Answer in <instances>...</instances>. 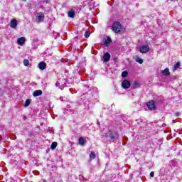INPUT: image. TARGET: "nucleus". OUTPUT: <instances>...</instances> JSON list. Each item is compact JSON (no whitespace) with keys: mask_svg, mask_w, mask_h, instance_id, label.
Wrapping results in <instances>:
<instances>
[{"mask_svg":"<svg viewBox=\"0 0 182 182\" xmlns=\"http://www.w3.org/2000/svg\"><path fill=\"white\" fill-rule=\"evenodd\" d=\"M112 31L114 33H123L124 32H125L124 28L123 27V26H122V23H120V22L119 21H114L112 23Z\"/></svg>","mask_w":182,"mask_h":182,"instance_id":"f257e3e1","label":"nucleus"},{"mask_svg":"<svg viewBox=\"0 0 182 182\" xmlns=\"http://www.w3.org/2000/svg\"><path fill=\"white\" fill-rule=\"evenodd\" d=\"M105 137H109L110 140H116V139H119V133L109 130L105 133Z\"/></svg>","mask_w":182,"mask_h":182,"instance_id":"f03ea898","label":"nucleus"},{"mask_svg":"<svg viewBox=\"0 0 182 182\" xmlns=\"http://www.w3.org/2000/svg\"><path fill=\"white\" fill-rule=\"evenodd\" d=\"M146 106L149 110H156V101L151 100L148 102Z\"/></svg>","mask_w":182,"mask_h":182,"instance_id":"7ed1b4c3","label":"nucleus"},{"mask_svg":"<svg viewBox=\"0 0 182 182\" xmlns=\"http://www.w3.org/2000/svg\"><path fill=\"white\" fill-rule=\"evenodd\" d=\"M150 47L147 45H142L139 48V52L140 53H147V52H149Z\"/></svg>","mask_w":182,"mask_h":182,"instance_id":"20e7f679","label":"nucleus"},{"mask_svg":"<svg viewBox=\"0 0 182 182\" xmlns=\"http://www.w3.org/2000/svg\"><path fill=\"white\" fill-rule=\"evenodd\" d=\"M130 86H132V84L129 80H124L122 81V87H123V89H129Z\"/></svg>","mask_w":182,"mask_h":182,"instance_id":"39448f33","label":"nucleus"},{"mask_svg":"<svg viewBox=\"0 0 182 182\" xmlns=\"http://www.w3.org/2000/svg\"><path fill=\"white\" fill-rule=\"evenodd\" d=\"M36 18L37 22H43V19H45V14L43 12L37 13Z\"/></svg>","mask_w":182,"mask_h":182,"instance_id":"423d86ee","label":"nucleus"},{"mask_svg":"<svg viewBox=\"0 0 182 182\" xmlns=\"http://www.w3.org/2000/svg\"><path fill=\"white\" fill-rule=\"evenodd\" d=\"M10 26L11 28H16V26H18V20H16V18H13L11 21Z\"/></svg>","mask_w":182,"mask_h":182,"instance_id":"0eeeda50","label":"nucleus"},{"mask_svg":"<svg viewBox=\"0 0 182 182\" xmlns=\"http://www.w3.org/2000/svg\"><path fill=\"white\" fill-rule=\"evenodd\" d=\"M38 68L40 70H45L46 69V63L41 61L38 63Z\"/></svg>","mask_w":182,"mask_h":182,"instance_id":"6e6552de","label":"nucleus"},{"mask_svg":"<svg viewBox=\"0 0 182 182\" xmlns=\"http://www.w3.org/2000/svg\"><path fill=\"white\" fill-rule=\"evenodd\" d=\"M110 53H105L102 57V59L104 60V62H109V60H110Z\"/></svg>","mask_w":182,"mask_h":182,"instance_id":"1a4fd4ad","label":"nucleus"},{"mask_svg":"<svg viewBox=\"0 0 182 182\" xmlns=\"http://www.w3.org/2000/svg\"><path fill=\"white\" fill-rule=\"evenodd\" d=\"M26 41V39L25 38V37H21L17 39V43H18V45H24Z\"/></svg>","mask_w":182,"mask_h":182,"instance_id":"9d476101","label":"nucleus"},{"mask_svg":"<svg viewBox=\"0 0 182 182\" xmlns=\"http://www.w3.org/2000/svg\"><path fill=\"white\" fill-rule=\"evenodd\" d=\"M42 95V90H36L33 92V96H34V97H38V96H41Z\"/></svg>","mask_w":182,"mask_h":182,"instance_id":"9b49d317","label":"nucleus"},{"mask_svg":"<svg viewBox=\"0 0 182 182\" xmlns=\"http://www.w3.org/2000/svg\"><path fill=\"white\" fill-rule=\"evenodd\" d=\"M162 75L170 76V70L168 68H166L164 70H162Z\"/></svg>","mask_w":182,"mask_h":182,"instance_id":"f8f14e48","label":"nucleus"},{"mask_svg":"<svg viewBox=\"0 0 182 182\" xmlns=\"http://www.w3.org/2000/svg\"><path fill=\"white\" fill-rule=\"evenodd\" d=\"M110 43H112V38L110 37H107L105 41V46H109Z\"/></svg>","mask_w":182,"mask_h":182,"instance_id":"ddd939ff","label":"nucleus"},{"mask_svg":"<svg viewBox=\"0 0 182 182\" xmlns=\"http://www.w3.org/2000/svg\"><path fill=\"white\" fill-rule=\"evenodd\" d=\"M134 60H136L138 63H139L140 65H141L143 63V59H141L140 57L139 56H135L134 58Z\"/></svg>","mask_w":182,"mask_h":182,"instance_id":"4468645a","label":"nucleus"},{"mask_svg":"<svg viewBox=\"0 0 182 182\" xmlns=\"http://www.w3.org/2000/svg\"><path fill=\"white\" fill-rule=\"evenodd\" d=\"M78 141H79V144H80V146H83V145H85V143H86V141H85V138H83V137H80Z\"/></svg>","mask_w":182,"mask_h":182,"instance_id":"2eb2a0df","label":"nucleus"},{"mask_svg":"<svg viewBox=\"0 0 182 182\" xmlns=\"http://www.w3.org/2000/svg\"><path fill=\"white\" fill-rule=\"evenodd\" d=\"M68 16L69 18H75V11H73V10L69 11Z\"/></svg>","mask_w":182,"mask_h":182,"instance_id":"dca6fc26","label":"nucleus"},{"mask_svg":"<svg viewBox=\"0 0 182 182\" xmlns=\"http://www.w3.org/2000/svg\"><path fill=\"white\" fill-rule=\"evenodd\" d=\"M56 147H58V142H56V141L53 142L50 146L51 150H55V149H56Z\"/></svg>","mask_w":182,"mask_h":182,"instance_id":"f3484780","label":"nucleus"},{"mask_svg":"<svg viewBox=\"0 0 182 182\" xmlns=\"http://www.w3.org/2000/svg\"><path fill=\"white\" fill-rule=\"evenodd\" d=\"M178 68H180V62H177L176 63V65L173 66V72L177 70V69H178Z\"/></svg>","mask_w":182,"mask_h":182,"instance_id":"a211bd4d","label":"nucleus"},{"mask_svg":"<svg viewBox=\"0 0 182 182\" xmlns=\"http://www.w3.org/2000/svg\"><path fill=\"white\" fill-rule=\"evenodd\" d=\"M127 76H129V72H127V70L122 73V77H127Z\"/></svg>","mask_w":182,"mask_h":182,"instance_id":"6ab92c4d","label":"nucleus"},{"mask_svg":"<svg viewBox=\"0 0 182 182\" xmlns=\"http://www.w3.org/2000/svg\"><path fill=\"white\" fill-rule=\"evenodd\" d=\"M31 105V100L27 99L24 102V107H28Z\"/></svg>","mask_w":182,"mask_h":182,"instance_id":"aec40b11","label":"nucleus"},{"mask_svg":"<svg viewBox=\"0 0 182 182\" xmlns=\"http://www.w3.org/2000/svg\"><path fill=\"white\" fill-rule=\"evenodd\" d=\"M140 86V84H139V82L134 81L133 83L134 89H137Z\"/></svg>","mask_w":182,"mask_h":182,"instance_id":"412c9836","label":"nucleus"},{"mask_svg":"<svg viewBox=\"0 0 182 182\" xmlns=\"http://www.w3.org/2000/svg\"><path fill=\"white\" fill-rule=\"evenodd\" d=\"M90 157L91 159H92L93 160H95V159H96V154H95V152L91 151L90 154Z\"/></svg>","mask_w":182,"mask_h":182,"instance_id":"4be33fe9","label":"nucleus"},{"mask_svg":"<svg viewBox=\"0 0 182 182\" xmlns=\"http://www.w3.org/2000/svg\"><path fill=\"white\" fill-rule=\"evenodd\" d=\"M84 36L87 39L90 36V31H85Z\"/></svg>","mask_w":182,"mask_h":182,"instance_id":"5701e85b","label":"nucleus"},{"mask_svg":"<svg viewBox=\"0 0 182 182\" xmlns=\"http://www.w3.org/2000/svg\"><path fill=\"white\" fill-rule=\"evenodd\" d=\"M23 65H24V66H29V60L25 59L23 60Z\"/></svg>","mask_w":182,"mask_h":182,"instance_id":"b1692460","label":"nucleus"},{"mask_svg":"<svg viewBox=\"0 0 182 182\" xmlns=\"http://www.w3.org/2000/svg\"><path fill=\"white\" fill-rule=\"evenodd\" d=\"M150 177H154V172L151 171L150 173Z\"/></svg>","mask_w":182,"mask_h":182,"instance_id":"393cba45","label":"nucleus"},{"mask_svg":"<svg viewBox=\"0 0 182 182\" xmlns=\"http://www.w3.org/2000/svg\"><path fill=\"white\" fill-rule=\"evenodd\" d=\"M50 0H45L44 1V2L46 3V4H48V2H50Z\"/></svg>","mask_w":182,"mask_h":182,"instance_id":"a878e982","label":"nucleus"},{"mask_svg":"<svg viewBox=\"0 0 182 182\" xmlns=\"http://www.w3.org/2000/svg\"><path fill=\"white\" fill-rule=\"evenodd\" d=\"M23 120H26V119H28V117H26V116H23Z\"/></svg>","mask_w":182,"mask_h":182,"instance_id":"bb28decb","label":"nucleus"},{"mask_svg":"<svg viewBox=\"0 0 182 182\" xmlns=\"http://www.w3.org/2000/svg\"><path fill=\"white\" fill-rule=\"evenodd\" d=\"M23 2H26V0H21Z\"/></svg>","mask_w":182,"mask_h":182,"instance_id":"cd10ccee","label":"nucleus"},{"mask_svg":"<svg viewBox=\"0 0 182 182\" xmlns=\"http://www.w3.org/2000/svg\"><path fill=\"white\" fill-rule=\"evenodd\" d=\"M176 116H178V112L176 113Z\"/></svg>","mask_w":182,"mask_h":182,"instance_id":"c85d7f7f","label":"nucleus"},{"mask_svg":"<svg viewBox=\"0 0 182 182\" xmlns=\"http://www.w3.org/2000/svg\"><path fill=\"white\" fill-rule=\"evenodd\" d=\"M171 1H173V0H171Z\"/></svg>","mask_w":182,"mask_h":182,"instance_id":"c756f323","label":"nucleus"}]
</instances>
